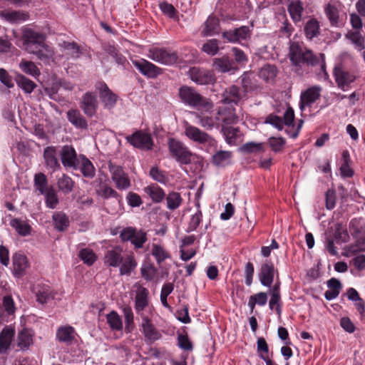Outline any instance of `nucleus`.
<instances>
[{
    "instance_id": "1",
    "label": "nucleus",
    "mask_w": 365,
    "mask_h": 365,
    "mask_svg": "<svg viewBox=\"0 0 365 365\" xmlns=\"http://www.w3.org/2000/svg\"><path fill=\"white\" fill-rule=\"evenodd\" d=\"M289 57L295 68V71L302 74L300 70L303 66L319 65L321 70L325 71V56L324 53L314 55L312 51L307 49L298 42H292L289 46Z\"/></svg>"
},
{
    "instance_id": "2",
    "label": "nucleus",
    "mask_w": 365,
    "mask_h": 365,
    "mask_svg": "<svg viewBox=\"0 0 365 365\" xmlns=\"http://www.w3.org/2000/svg\"><path fill=\"white\" fill-rule=\"evenodd\" d=\"M229 95L223 99L224 105L217 112L215 119L218 122H222L226 125L233 124L238 121V117L235 113L234 105L241 100L240 93H228Z\"/></svg>"
},
{
    "instance_id": "3",
    "label": "nucleus",
    "mask_w": 365,
    "mask_h": 365,
    "mask_svg": "<svg viewBox=\"0 0 365 365\" xmlns=\"http://www.w3.org/2000/svg\"><path fill=\"white\" fill-rule=\"evenodd\" d=\"M324 14L331 26L342 27L347 19L344 6L339 1H331L324 6Z\"/></svg>"
},
{
    "instance_id": "4",
    "label": "nucleus",
    "mask_w": 365,
    "mask_h": 365,
    "mask_svg": "<svg viewBox=\"0 0 365 365\" xmlns=\"http://www.w3.org/2000/svg\"><path fill=\"white\" fill-rule=\"evenodd\" d=\"M333 74L338 87L342 90L349 89L359 78V72L356 68L348 69L341 63L335 66Z\"/></svg>"
},
{
    "instance_id": "5",
    "label": "nucleus",
    "mask_w": 365,
    "mask_h": 365,
    "mask_svg": "<svg viewBox=\"0 0 365 365\" xmlns=\"http://www.w3.org/2000/svg\"><path fill=\"white\" fill-rule=\"evenodd\" d=\"M184 133L188 139L195 143L207 145L209 148H215L217 147V141L212 136L187 122L184 124Z\"/></svg>"
},
{
    "instance_id": "6",
    "label": "nucleus",
    "mask_w": 365,
    "mask_h": 365,
    "mask_svg": "<svg viewBox=\"0 0 365 365\" xmlns=\"http://www.w3.org/2000/svg\"><path fill=\"white\" fill-rule=\"evenodd\" d=\"M44 33L31 28L23 30L22 41L24 48L28 52H34V49L41 46L46 41Z\"/></svg>"
},
{
    "instance_id": "7",
    "label": "nucleus",
    "mask_w": 365,
    "mask_h": 365,
    "mask_svg": "<svg viewBox=\"0 0 365 365\" xmlns=\"http://www.w3.org/2000/svg\"><path fill=\"white\" fill-rule=\"evenodd\" d=\"M122 242H130L135 249L142 248L148 240L147 232L134 227L123 228L120 232Z\"/></svg>"
},
{
    "instance_id": "8",
    "label": "nucleus",
    "mask_w": 365,
    "mask_h": 365,
    "mask_svg": "<svg viewBox=\"0 0 365 365\" xmlns=\"http://www.w3.org/2000/svg\"><path fill=\"white\" fill-rule=\"evenodd\" d=\"M148 57L151 60L165 65H173L178 60L176 51L165 48H152L148 50Z\"/></svg>"
},
{
    "instance_id": "9",
    "label": "nucleus",
    "mask_w": 365,
    "mask_h": 365,
    "mask_svg": "<svg viewBox=\"0 0 365 365\" xmlns=\"http://www.w3.org/2000/svg\"><path fill=\"white\" fill-rule=\"evenodd\" d=\"M179 96L184 103L198 110L208 112L213 108L212 103L198 93H179Z\"/></svg>"
},
{
    "instance_id": "10",
    "label": "nucleus",
    "mask_w": 365,
    "mask_h": 365,
    "mask_svg": "<svg viewBox=\"0 0 365 365\" xmlns=\"http://www.w3.org/2000/svg\"><path fill=\"white\" fill-rule=\"evenodd\" d=\"M168 145L170 152L177 161L184 165H187L190 163L192 153L182 142L175 139H170Z\"/></svg>"
},
{
    "instance_id": "11",
    "label": "nucleus",
    "mask_w": 365,
    "mask_h": 365,
    "mask_svg": "<svg viewBox=\"0 0 365 365\" xmlns=\"http://www.w3.org/2000/svg\"><path fill=\"white\" fill-rule=\"evenodd\" d=\"M190 79L200 85L212 84L215 81L214 73L202 68L193 66L187 72Z\"/></svg>"
},
{
    "instance_id": "12",
    "label": "nucleus",
    "mask_w": 365,
    "mask_h": 365,
    "mask_svg": "<svg viewBox=\"0 0 365 365\" xmlns=\"http://www.w3.org/2000/svg\"><path fill=\"white\" fill-rule=\"evenodd\" d=\"M108 169L111 174V179L118 190H125L130 186V179L121 166L110 163Z\"/></svg>"
},
{
    "instance_id": "13",
    "label": "nucleus",
    "mask_w": 365,
    "mask_h": 365,
    "mask_svg": "<svg viewBox=\"0 0 365 365\" xmlns=\"http://www.w3.org/2000/svg\"><path fill=\"white\" fill-rule=\"evenodd\" d=\"M59 155L63 167L76 170L78 168L79 158L72 145H66L61 147Z\"/></svg>"
},
{
    "instance_id": "14",
    "label": "nucleus",
    "mask_w": 365,
    "mask_h": 365,
    "mask_svg": "<svg viewBox=\"0 0 365 365\" xmlns=\"http://www.w3.org/2000/svg\"><path fill=\"white\" fill-rule=\"evenodd\" d=\"M141 319L140 331L146 342L153 343L162 337L160 331L147 316H142Z\"/></svg>"
},
{
    "instance_id": "15",
    "label": "nucleus",
    "mask_w": 365,
    "mask_h": 365,
    "mask_svg": "<svg viewBox=\"0 0 365 365\" xmlns=\"http://www.w3.org/2000/svg\"><path fill=\"white\" fill-rule=\"evenodd\" d=\"M126 140L133 146L140 149L150 150L153 146V140L150 135L141 130L127 136Z\"/></svg>"
},
{
    "instance_id": "16",
    "label": "nucleus",
    "mask_w": 365,
    "mask_h": 365,
    "mask_svg": "<svg viewBox=\"0 0 365 365\" xmlns=\"http://www.w3.org/2000/svg\"><path fill=\"white\" fill-rule=\"evenodd\" d=\"M223 38L230 43H240L251 36V30L248 26H242L235 29L224 31L222 34Z\"/></svg>"
},
{
    "instance_id": "17",
    "label": "nucleus",
    "mask_w": 365,
    "mask_h": 365,
    "mask_svg": "<svg viewBox=\"0 0 365 365\" xmlns=\"http://www.w3.org/2000/svg\"><path fill=\"white\" fill-rule=\"evenodd\" d=\"M133 66L144 76L154 78L162 73V69L145 59L132 61Z\"/></svg>"
},
{
    "instance_id": "18",
    "label": "nucleus",
    "mask_w": 365,
    "mask_h": 365,
    "mask_svg": "<svg viewBox=\"0 0 365 365\" xmlns=\"http://www.w3.org/2000/svg\"><path fill=\"white\" fill-rule=\"evenodd\" d=\"M58 150L55 146H47L44 148L43 158L45 165L48 169L53 172L61 168L60 163L58 159Z\"/></svg>"
},
{
    "instance_id": "19",
    "label": "nucleus",
    "mask_w": 365,
    "mask_h": 365,
    "mask_svg": "<svg viewBox=\"0 0 365 365\" xmlns=\"http://www.w3.org/2000/svg\"><path fill=\"white\" fill-rule=\"evenodd\" d=\"M13 274L16 277H23L29 267L27 257L21 253H15L12 257Z\"/></svg>"
},
{
    "instance_id": "20",
    "label": "nucleus",
    "mask_w": 365,
    "mask_h": 365,
    "mask_svg": "<svg viewBox=\"0 0 365 365\" xmlns=\"http://www.w3.org/2000/svg\"><path fill=\"white\" fill-rule=\"evenodd\" d=\"M148 290L142 286H139L136 289L135 297V309L136 313L142 317L145 316L143 310L148 306Z\"/></svg>"
},
{
    "instance_id": "21",
    "label": "nucleus",
    "mask_w": 365,
    "mask_h": 365,
    "mask_svg": "<svg viewBox=\"0 0 365 365\" xmlns=\"http://www.w3.org/2000/svg\"><path fill=\"white\" fill-rule=\"evenodd\" d=\"M98 101L93 93H86L81 101L80 107L84 113L90 117L96 113Z\"/></svg>"
},
{
    "instance_id": "22",
    "label": "nucleus",
    "mask_w": 365,
    "mask_h": 365,
    "mask_svg": "<svg viewBox=\"0 0 365 365\" xmlns=\"http://www.w3.org/2000/svg\"><path fill=\"white\" fill-rule=\"evenodd\" d=\"M122 252L123 249L119 246L108 250L104 256L105 264L113 267H120L123 259Z\"/></svg>"
},
{
    "instance_id": "23",
    "label": "nucleus",
    "mask_w": 365,
    "mask_h": 365,
    "mask_svg": "<svg viewBox=\"0 0 365 365\" xmlns=\"http://www.w3.org/2000/svg\"><path fill=\"white\" fill-rule=\"evenodd\" d=\"M274 267L271 262H266L261 267L259 278L261 283L265 287H270L273 282Z\"/></svg>"
},
{
    "instance_id": "24",
    "label": "nucleus",
    "mask_w": 365,
    "mask_h": 365,
    "mask_svg": "<svg viewBox=\"0 0 365 365\" xmlns=\"http://www.w3.org/2000/svg\"><path fill=\"white\" fill-rule=\"evenodd\" d=\"M61 51L67 56V58L76 59L82 54L81 46L74 41H63L59 43Z\"/></svg>"
},
{
    "instance_id": "25",
    "label": "nucleus",
    "mask_w": 365,
    "mask_h": 365,
    "mask_svg": "<svg viewBox=\"0 0 365 365\" xmlns=\"http://www.w3.org/2000/svg\"><path fill=\"white\" fill-rule=\"evenodd\" d=\"M212 65L217 71L221 73H227L232 70H237L233 60L227 56L215 58Z\"/></svg>"
},
{
    "instance_id": "26",
    "label": "nucleus",
    "mask_w": 365,
    "mask_h": 365,
    "mask_svg": "<svg viewBox=\"0 0 365 365\" xmlns=\"http://www.w3.org/2000/svg\"><path fill=\"white\" fill-rule=\"evenodd\" d=\"M36 56V57L45 63L49 64L53 61L54 52L53 49L48 45L42 43L41 46L34 49V52H29Z\"/></svg>"
},
{
    "instance_id": "27",
    "label": "nucleus",
    "mask_w": 365,
    "mask_h": 365,
    "mask_svg": "<svg viewBox=\"0 0 365 365\" xmlns=\"http://www.w3.org/2000/svg\"><path fill=\"white\" fill-rule=\"evenodd\" d=\"M36 300L40 304H46L53 299L54 294L48 285H38L35 288Z\"/></svg>"
},
{
    "instance_id": "28",
    "label": "nucleus",
    "mask_w": 365,
    "mask_h": 365,
    "mask_svg": "<svg viewBox=\"0 0 365 365\" xmlns=\"http://www.w3.org/2000/svg\"><path fill=\"white\" fill-rule=\"evenodd\" d=\"M220 31L219 19L210 16L205 22L204 28L201 32L202 36H211L218 34Z\"/></svg>"
},
{
    "instance_id": "29",
    "label": "nucleus",
    "mask_w": 365,
    "mask_h": 365,
    "mask_svg": "<svg viewBox=\"0 0 365 365\" xmlns=\"http://www.w3.org/2000/svg\"><path fill=\"white\" fill-rule=\"evenodd\" d=\"M289 14L294 23H299L302 21V13L304 11L303 3L299 0H292L288 6Z\"/></svg>"
},
{
    "instance_id": "30",
    "label": "nucleus",
    "mask_w": 365,
    "mask_h": 365,
    "mask_svg": "<svg viewBox=\"0 0 365 365\" xmlns=\"http://www.w3.org/2000/svg\"><path fill=\"white\" fill-rule=\"evenodd\" d=\"M79 168L85 178H93L96 174V169L93 163L85 155H79Z\"/></svg>"
},
{
    "instance_id": "31",
    "label": "nucleus",
    "mask_w": 365,
    "mask_h": 365,
    "mask_svg": "<svg viewBox=\"0 0 365 365\" xmlns=\"http://www.w3.org/2000/svg\"><path fill=\"white\" fill-rule=\"evenodd\" d=\"M14 331L11 328L6 327L0 333V354L6 353L9 349Z\"/></svg>"
},
{
    "instance_id": "32",
    "label": "nucleus",
    "mask_w": 365,
    "mask_h": 365,
    "mask_svg": "<svg viewBox=\"0 0 365 365\" xmlns=\"http://www.w3.org/2000/svg\"><path fill=\"white\" fill-rule=\"evenodd\" d=\"M67 118L68 121L78 128L86 129L88 127L86 119L78 110H69L67 112Z\"/></svg>"
},
{
    "instance_id": "33",
    "label": "nucleus",
    "mask_w": 365,
    "mask_h": 365,
    "mask_svg": "<svg viewBox=\"0 0 365 365\" xmlns=\"http://www.w3.org/2000/svg\"><path fill=\"white\" fill-rule=\"evenodd\" d=\"M56 338L61 342L71 343L75 338V329L68 325L60 327L56 331Z\"/></svg>"
},
{
    "instance_id": "34",
    "label": "nucleus",
    "mask_w": 365,
    "mask_h": 365,
    "mask_svg": "<svg viewBox=\"0 0 365 365\" xmlns=\"http://www.w3.org/2000/svg\"><path fill=\"white\" fill-rule=\"evenodd\" d=\"M144 192L155 203L162 202L165 197L163 190L156 184H152L144 187Z\"/></svg>"
},
{
    "instance_id": "35",
    "label": "nucleus",
    "mask_w": 365,
    "mask_h": 365,
    "mask_svg": "<svg viewBox=\"0 0 365 365\" xmlns=\"http://www.w3.org/2000/svg\"><path fill=\"white\" fill-rule=\"evenodd\" d=\"M232 154L230 151H217L212 158V163L217 167H225L230 164Z\"/></svg>"
},
{
    "instance_id": "36",
    "label": "nucleus",
    "mask_w": 365,
    "mask_h": 365,
    "mask_svg": "<svg viewBox=\"0 0 365 365\" xmlns=\"http://www.w3.org/2000/svg\"><path fill=\"white\" fill-rule=\"evenodd\" d=\"M10 225L21 236H28L31 234V227L26 220L14 218L11 220Z\"/></svg>"
},
{
    "instance_id": "37",
    "label": "nucleus",
    "mask_w": 365,
    "mask_h": 365,
    "mask_svg": "<svg viewBox=\"0 0 365 365\" xmlns=\"http://www.w3.org/2000/svg\"><path fill=\"white\" fill-rule=\"evenodd\" d=\"M15 307L13 299L10 296H5L3 298L2 303L0 304V324L4 321L5 312L7 315L14 314Z\"/></svg>"
},
{
    "instance_id": "38",
    "label": "nucleus",
    "mask_w": 365,
    "mask_h": 365,
    "mask_svg": "<svg viewBox=\"0 0 365 365\" xmlns=\"http://www.w3.org/2000/svg\"><path fill=\"white\" fill-rule=\"evenodd\" d=\"M55 228L60 231H65L69 226V220L63 212H56L52 216Z\"/></svg>"
},
{
    "instance_id": "39",
    "label": "nucleus",
    "mask_w": 365,
    "mask_h": 365,
    "mask_svg": "<svg viewBox=\"0 0 365 365\" xmlns=\"http://www.w3.org/2000/svg\"><path fill=\"white\" fill-rule=\"evenodd\" d=\"M20 69L25 73L29 74L34 78H38L41 75L39 68L35 64V63L22 59L19 63Z\"/></svg>"
},
{
    "instance_id": "40",
    "label": "nucleus",
    "mask_w": 365,
    "mask_h": 365,
    "mask_svg": "<svg viewBox=\"0 0 365 365\" xmlns=\"http://www.w3.org/2000/svg\"><path fill=\"white\" fill-rule=\"evenodd\" d=\"M33 343V334L27 329H24L19 333L17 345L21 349H26Z\"/></svg>"
},
{
    "instance_id": "41",
    "label": "nucleus",
    "mask_w": 365,
    "mask_h": 365,
    "mask_svg": "<svg viewBox=\"0 0 365 365\" xmlns=\"http://www.w3.org/2000/svg\"><path fill=\"white\" fill-rule=\"evenodd\" d=\"M304 34L307 38L312 40L319 34V23L316 19L309 20L304 26Z\"/></svg>"
},
{
    "instance_id": "42",
    "label": "nucleus",
    "mask_w": 365,
    "mask_h": 365,
    "mask_svg": "<svg viewBox=\"0 0 365 365\" xmlns=\"http://www.w3.org/2000/svg\"><path fill=\"white\" fill-rule=\"evenodd\" d=\"M57 185L59 190L64 194H68L73 190L74 182L68 175L63 174L58 178Z\"/></svg>"
},
{
    "instance_id": "43",
    "label": "nucleus",
    "mask_w": 365,
    "mask_h": 365,
    "mask_svg": "<svg viewBox=\"0 0 365 365\" xmlns=\"http://www.w3.org/2000/svg\"><path fill=\"white\" fill-rule=\"evenodd\" d=\"M5 19L11 23L19 24L29 19V16L23 11H8L4 15Z\"/></svg>"
},
{
    "instance_id": "44",
    "label": "nucleus",
    "mask_w": 365,
    "mask_h": 365,
    "mask_svg": "<svg viewBox=\"0 0 365 365\" xmlns=\"http://www.w3.org/2000/svg\"><path fill=\"white\" fill-rule=\"evenodd\" d=\"M137 265L136 261L133 255H130L127 256L123 262L120 264V273L121 275H130L131 272L135 268Z\"/></svg>"
},
{
    "instance_id": "45",
    "label": "nucleus",
    "mask_w": 365,
    "mask_h": 365,
    "mask_svg": "<svg viewBox=\"0 0 365 365\" xmlns=\"http://www.w3.org/2000/svg\"><path fill=\"white\" fill-rule=\"evenodd\" d=\"M34 187L36 190L39 192L41 195L46 193V192L48 190V180L45 174L42 173H36L34 175Z\"/></svg>"
},
{
    "instance_id": "46",
    "label": "nucleus",
    "mask_w": 365,
    "mask_h": 365,
    "mask_svg": "<svg viewBox=\"0 0 365 365\" xmlns=\"http://www.w3.org/2000/svg\"><path fill=\"white\" fill-rule=\"evenodd\" d=\"M107 322L112 330L119 331L123 328V323L118 314L112 311L106 315Z\"/></svg>"
},
{
    "instance_id": "47",
    "label": "nucleus",
    "mask_w": 365,
    "mask_h": 365,
    "mask_svg": "<svg viewBox=\"0 0 365 365\" xmlns=\"http://www.w3.org/2000/svg\"><path fill=\"white\" fill-rule=\"evenodd\" d=\"M277 73V69L275 66L267 64L260 69L259 76L266 81H269L276 77Z\"/></svg>"
},
{
    "instance_id": "48",
    "label": "nucleus",
    "mask_w": 365,
    "mask_h": 365,
    "mask_svg": "<svg viewBox=\"0 0 365 365\" xmlns=\"http://www.w3.org/2000/svg\"><path fill=\"white\" fill-rule=\"evenodd\" d=\"M167 207L170 210H176L182 202L180 194L177 192H170L166 197Z\"/></svg>"
},
{
    "instance_id": "49",
    "label": "nucleus",
    "mask_w": 365,
    "mask_h": 365,
    "mask_svg": "<svg viewBox=\"0 0 365 365\" xmlns=\"http://www.w3.org/2000/svg\"><path fill=\"white\" fill-rule=\"evenodd\" d=\"M257 348L259 356L263 359L266 363L267 361H272L269 357V346L263 337H259L257 341Z\"/></svg>"
},
{
    "instance_id": "50",
    "label": "nucleus",
    "mask_w": 365,
    "mask_h": 365,
    "mask_svg": "<svg viewBox=\"0 0 365 365\" xmlns=\"http://www.w3.org/2000/svg\"><path fill=\"white\" fill-rule=\"evenodd\" d=\"M220 41L216 38L207 40L202 46L203 52L210 56H215L220 50Z\"/></svg>"
},
{
    "instance_id": "51",
    "label": "nucleus",
    "mask_w": 365,
    "mask_h": 365,
    "mask_svg": "<svg viewBox=\"0 0 365 365\" xmlns=\"http://www.w3.org/2000/svg\"><path fill=\"white\" fill-rule=\"evenodd\" d=\"M152 255L155 258L157 262L160 264L165 259L170 257L168 252L160 245L153 244L152 246Z\"/></svg>"
},
{
    "instance_id": "52",
    "label": "nucleus",
    "mask_w": 365,
    "mask_h": 365,
    "mask_svg": "<svg viewBox=\"0 0 365 365\" xmlns=\"http://www.w3.org/2000/svg\"><path fill=\"white\" fill-rule=\"evenodd\" d=\"M43 195L46 207L50 209L56 208L59 202L56 192L53 188H49Z\"/></svg>"
},
{
    "instance_id": "53",
    "label": "nucleus",
    "mask_w": 365,
    "mask_h": 365,
    "mask_svg": "<svg viewBox=\"0 0 365 365\" xmlns=\"http://www.w3.org/2000/svg\"><path fill=\"white\" fill-rule=\"evenodd\" d=\"M96 192L98 195L107 199L108 197H114L118 199L120 197L119 194L111 187L108 185H101L98 189H97Z\"/></svg>"
},
{
    "instance_id": "54",
    "label": "nucleus",
    "mask_w": 365,
    "mask_h": 365,
    "mask_svg": "<svg viewBox=\"0 0 365 365\" xmlns=\"http://www.w3.org/2000/svg\"><path fill=\"white\" fill-rule=\"evenodd\" d=\"M223 132L226 140L229 144H235L236 140L240 137V131L237 128L227 127L223 128Z\"/></svg>"
},
{
    "instance_id": "55",
    "label": "nucleus",
    "mask_w": 365,
    "mask_h": 365,
    "mask_svg": "<svg viewBox=\"0 0 365 365\" xmlns=\"http://www.w3.org/2000/svg\"><path fill=\"white\" fill-rule=\"evenodd\" d=\"M319 97V93H302L299 106L303 110L305 106H309Z\"/></svg>"
},
{
    "instance_id": "56",
    "label": "nucleus",
    "mask_w": 365,
    "mask_h": 365,
    "mask_svg": "<svg viewBox=\"0 0 365 365\" xmlns=\"http://www.w3.org/2000/svg\"><path fill=\"white\" fill-rule=\"evenodd\" d=\"M334 235L337 242H346L349 239V235L346 227L339 223L335 225Z\"/></svg>"
},
{
    "instance_id": "57",
    "label": "nucleus",
    "mask_w": 365,
    "mask_h": 365,
    "mask_svg": "<svg viewBox=\"0 0 365 365\" xmlns=\"http://www.w3.org/2000/svg\"><path fill=\"white\" fill-rule=\"evenodd\" d=\"M16 83L18 86L24 91H33V90L36 86L34 81L23 75H19L17 76Z\"/></svg>"
},
{
    "instance_id": "58",
    "label": "nucleus",
    "mask_w": 365,
    "mask_h": 365,
    "mask_svg": "<svg viewBox=\"0 0 365 365\" xmlns=\"http://www.w3.org/2000/svg\"><path fill=\"white\" fill-rule=\"evenodd\" d=\"M78 256L81 260L88 266L92 265L97 259V257L93 251L88 248L81 250L79 252Z\"/></svg>"
},
{
    "instance_id": "59",
    "label": "nucleus",
    "mask_w": 365,
    "mask_h": 365,
    "mask_svg": "<svg viewBox=\"0 0 365 365\" xmlns=\"http://www.w3.org/2000/svg\"><path fill=\"white\" fill-rule=\"evenodd\" d=\"M100 98L105 108H111L116 103L118 96L115 93H100Z\"/></svg>"
},
{
    "instance_id": "60",
    "label": "nucleus",
    "mask_w": 365,
    "mask_h": 365,
    "mask_svg": "<svg viewBox=\"0 0 365 365\" xmlns=\"http://www.w3.org/2000/svg\"><path fill=\"white\" fill-rule=\"evenodd\" d=\"M123 312L125 318V329L130 332L134 327V316L132 309L129 306H125L123 308Z\"/></svg>"
},
{
    "instance_id": "61",
    "label": "nucleus",
    "mask_w": 365,
    "mask_h": 365,
    "mask_svg": "<svg viewBox=\"0 0 365 365\" xmlns=\"http://www.w3.org/2000/svg\"><path fill=\"white\" fill-rule=\"evenodd\" d=\"M240 81L244 91H252L256 88V86L252 80V73H245L240 77Z\"/></svg>"
},
{
    "instance_id": "62",
    "label": "nucleus",
    "mask_w": 365,
    "mask_h": 365,
    "mask_svg": "<svg viewBox=\"0 0 365 365\" xmlns=\"http://www.w3.org/2000/svg\"><path fill=\"white\" fill-rule=\"evenodd\" d=\"M159 7L163 14L166 15L170 19L178 18V11L171 4L163 1L160 3Z\"/></svg>"
},
{
    "instance_id": "63",
    "label": "nucleus",
    "mask_w": 365,
    "mask_h": 365,
    "mask_svg": "<svg viewBox=\"0 0 365 365\" xmlns=\"http://www.w3.org/2000/svg\"><path fill=\"white\" fill-rule=\"evenodd\" d=\"M285 143V139L282 137H271L268 140L269 145L270 146L271 149L275 153L281 152L283 150Z\"/></svg>"
},
{
    "instance_id": "64",
    "label": "nucleus",
    "mask_w": 365,
    "mask_h": 365,
    "mask_svg": "<svg viewBox=\"0 0 365 365\" xmlns=\"http://www.w3.org/2000/svg\"><path fill=\"white\" fill-rule=\"evenodd\" d=\"M240 150L242 152L245 153H259V152H263V144L262 143H257L255 142H249L245 144H244L241 148Z\"/></svg>"
}]
</instances>
